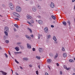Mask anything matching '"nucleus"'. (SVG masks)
Listing matches in <instances>:
<instances>
[{"label":"nucleus","instance_id":"1","mask_svg":"<svg viewBox=\"0 0 75 75\" xmlns=\"http://www.w3.org/2000/svg\"><path fill=\"white\" fill-rule=\"evenodd\" d=\"M16 11L17 12H21V8L20 6H17L16 8Z\"/></svg>","mask_w":75,"mask_h":75},{"label":"nucleus","instance_id":"2","mask_svg":"<svg viewBox=\"0 0 75 75\" xmlns=\"http://www.w3.org/2000/svg\"><path fill=\"white\" fill-rule=\"evenodd\" d=\"M13 14L14 16H16V17H17L18 18H20V16L19 14H18V13L16 12H14L13 13Z\"/></svg>","mask_w":75,"mask_h":75},{"label":"nucleus","instance_id":"3","mask_svg":"<svg viewBox=\"0 0 75 75\" xmlns=\"http://www.w3.org/2000/svg\"><path fill=\"white\" fill-rule=\"evenodd\" d=\"M9 6L11 8V10H14V6L13 5L12 3H11L9 4Z\"/></svg>","mask_w":75,"mask_h":75},{"label":"nucleus","instance_id":"4","mask_svg":"<svg viewBox=\"0 0 75 75\" xmlns=\"http://www.w3.org/2000/svg\"><path fill=\"white\" fill-rule=\"evenodd\" d=\"M26 18L28 20H30V19H31L32 18V16L29 14H28Z\"/></svg>","mask_w":75,"mask_h":75},{"label":"nucleus","instance_id":"5","mask_svg":"<svg viewBox=\"0 0 75 75\" xmlns=\"http://www.w3.org/2000/svg\"><path fill=\"white\" fill-rule=\"evenodd\" d=\"M50 6L51 8H54L55 7V5L53 3H52L50 5Z\"/></svg>","mask_w":75,"mask_h":75},{"label":"nucleus","instance_id":"6","mask_svg":"<svg viewBox=\"0 0 75 75\" xmlns=\"http://www.w3.org/2000/svg\"><path fill=\"white\" fill-rule=\"evenodd\" d=\"M4 30L7 32H8L9 31L8 28L7 27H6L5 28Z\"/></svg>","mask_w":75,"mask_h":75},{"label":"nucleus","instance_id":"7","mask_svg":"<svg viewBox=\"0 0 75 75\" xmlns=\"http://www.w3.org/2000/svg\"><path fill=\"white\" fill-rule=\"evenodd\" d=\"M44 31L45 33H48V28H45L44 29Z\"/></svg>","mask_w":75,"mask_h":75},{"label":"nucleus","instance_id":"8","mask_svg":"<svg viewBox=\"0 0 75 75\" xmlns=\"http://www.w3.org/2000/svg\"><path fill=\"white\" fill-rule=\"evenodd\" d=\"M38 23L40 24H43V22L41 20L38 21Z\"/></svg>","mask_w":75,"mask_h":75},{"label":"nucleus","instance_id":"9","mask_svg":"<svg viewBox=\"0 0 75 75\" xmlns=\"http://www.w3.org/2000/svg\"><path fill=\"white\" fill-rule=\"evenodd\" d=\"M15 49L16 50V51H19V47H16L15 48Z\"/></svg>","mask_w":75,"mask_h":75},{"label":"nucleus","instance_id":"10","mask_svg":"<svg viewBox=\"0 0 75 75\" xmlns=\"http://www.w3.org/2000/svg\"><path fill=\"white\" fill-rule=\"evenodd\" d=\"M32 10L33 11H36L37 10V9L34 7H33Z\"/></svg>","mask_w":75,"mask_h":75},{"label":"nucleus","instance_id":"11","mask_svg":"<svg viewBox=\"0 0 75 75\" xmlns=\"http://www.w3.org/2000/svg\"><path fill=\"white\" fill-rule=\"evenodd\" d=\"M53 39L54 40V41H57V38H56V37L54 36L53 37Z\"/></svg>","mask_w":75,"mask_h":75},{"label":"nucleus","instance_id":"12","mask_svg":"<svg viewBox=\"0 0 75 75\" xmlns=\"http://www.w3.org/2000/svg\"><path fill=\"white\" fill-rule=\"evenodd\" d=\"M26 38H28V40H31V38H30V36H28V35H26Z\"/></svg>","mask_w":75,"mask_h":75},{"label":"nucleus","instance_id":"13","mask_svg":"<svg viewBox=\"0 0 75 75\" xmlns=\"http://www.w3.org/2000/svg\"><path fill=\"white\" fill-rule=\"evenodd\" d=\"M27 45L28 48H29L30 49L31 48V46L30 45H29V44H27Z\"/></svg>","mask_w":75,"mask_h":75},{"label":"nucleus","instance_id":"14","mask_svg":"<svg viewBox=\"0 0 75 75\" xmlns=\"http://www.w3.org/2000/svg\"><path fill=\"white\" fill-rule=\"evenodd\" d=\"M27 22L28 23V24H29L30 26H33V24H32V23H30V22L28 21H27Z\"/></svg>","mask_w":75,"mask_h":75},{"label":"nucleus","instance_id":"15","mask_svg":"<svg viewBox=\"0 0 75 75\" xmlns=\"http://www.w3.org/2000/svg\"><path fill=\"white\" fill-rule=\"evenodd\" d=\"M42 37V35H40V34H38V39H40V37Z\"/></svg>","mask_w":75,"mask_h":75},{"label":"nucleus","instance_id":"16","mask_svg":"<svg viewBox=\"0 0 75 75\" xmlns=\"http://www.w3.org/2000/svg\"><path fill=\"white\" fill-rule=\"evenodd\" d=\"M63 24H64V25L66 26L67 25V23L65 21H64L62 22Z\"/></svg>","mask_w":75,"mask_h":75},{"label":"nucleus","instance_id":"17","mask_svg":"<svg viewBox=\"0 0 75 75\" xmlns=\"http://www.w3.org/2000/svg\"><path fill=\"white\" fill-rule=\"evenodd\" d=\"M63 56L64 57H67V54L65 53H64L63 54Z\"/></svg>","mask_w":75,"mask_h":75},{"label":"nucleus","instance_id":"18","mask_svg":"<svg viewBox=\"0 0 75 75\" xmlns=\"http://www.w3.org/2000/svg\"><path fill=\"white\" fill-rule=\"evenodd\" d=\"M1 72L3 74V75H7V73L5 72H4L3 71H1Z\"/></svg>","mask_w":75,"mask_h":75},{"label":"nucleus","instance_id":"19","mask_svg":"<svg viewBox=\"0 0 75 75\" xmlns=\"http://www.w3.org/2000/svg\"><path fill=\"white\" fill-rule=\"evenodd\" d=\"M23 60H25V61H27L28 60V59L26 57H24L23 58Z\"/></svg>","mask_w":75,"mask_h":75},{"label":"nucleus","instance_id":"20","mask_svg":"<svg viewBox=\"0 0 75 75\" xmlns=\"http://www.w3.org/2000/svg\"><path fill=\"white\" fill-rule=\"evenodd\" d=\"M51 61H52V60H51V59H48L47 60V62H49V63H50V62H51Z\"/></svg>","mask_w":75,"mask_h":75},{"label":"nucleus","instance_id":"21","mask_svg":"<svg viewBox=\"0 0 75 75\" xmlns=\"http://www.w3.org/2000/svg\"><path fill=\"white\" fill-rule=\"evenodd\" d=\"M15 27H16L17 28H18V26L17 25V24H15L14 25Z\"/></svg>","mask_w":75,"mask_h":75},{"label":"nucleus","instance_id":"22","mask_svg":"<svg viewBox=\"0 0 75 75\" xmlns=\"http://www.w3.org/2000/svg\"><path fill=\"white\" fill-rule=\"evenodd\" d=\"M4 33L5 34V35H6V36H8V33H7V32L5 31Z\"/></svg>","mask_w":75,"mask_h":75},{"label":"nucleus","instance_id":"23","mask_svg":"<svg viewBox=\"0 0 75 75\" xmlns=\"http://www.w3.org/2000/svg\"><path fill=\"white\" fill-rule=\"evenodd\" d=\"M28 30H29L30 33H32V30H31V29L30 28H28Z\"/></svg>","mask_w":75,"mask_h":75},{"label":"nucleus","instance_id":"24","mask_svg":"<svg viewBox=\"0 0 75 75\" xmlns=\"http://www.w3.org/2000/svg\"><path fill=\"white\" fill-rule=\"evenodd\" d=\"M52 17L53 20H55V17L54 16H52Z\"/></svg>","mask_w":75,"mask_h":75},{"label":"nucleus","instance_id":"25","mask_svg":"<svg viewBox=\"0 0 75 75\" xmlns=\"http://www.w3.org/2000/svg\"><path fill=\"white\" fill-rule=\"evenodd\" d=\"M69 62H74V60L72 59H70L69 60Z\"/></svg>","mask_w":75,"mask_h":75},{"label":"nucleus","instance_id":"26","mask_svg":"<svg viewBox=\"0 0 75 75\" xmlns=\"http://www.w3.org/2000/svg\"><path fill=\"white\" fill-rule=\"evenodd\" d=\"M42 48H39V50L40 52H41V51H42Z\"/></svg>","mask_w":75,"mask_h":75},{"label":"nucleus","instance_id":"27","mask_svg":"<svg viewBox=\"0 0 75 75\" xmlns=\"http://www.w3.org/2000/svg\"><path fill=\"white\" fill-rule=\"evenodd\" d=\"M58 56V54L57 53L54 57L55 58H57Z\"/></svg>","mask_w":75,"mask_h":75},{"label":"nucleus","instance_id":"28","mask_svg":"<svg viewBox=\"0 0 75 75\" xmlns=\"http://www.w3.org/2000/svg\"><path fill=\"white\" fill-rule=\"evenodd\" d=\"M5 42H6V43L8 44V43L9 42V41H8V40H6L5 41Z\"/></svg>","mask_w":75,"mask_h":75},{"label":"nucleus","instance_id":"29","mask_svg":"<svg viewBox=\"0 0 75 75\" xmlns=\"http://www.w3.org/2000/svg\"><path fill=\"white\" fill-rule=\"evenodd\" d=\"M50 37H51V35H49L47 36V39H49V38H50Z\"/></svg>","mask_w":75,"mask_h":75},{"label":"nucleus","instance_id":"30","mask_svg":"<svg viewBox=\"0 0 75 75\" xmlns=\"http://www.w3.org/2000/svg\"><path fill=\"white\" fill-rule=\"evenodd\" d=\"M36 58H37V59H40V57L36 56Z\"/></svg>","mask_w":75,"mask_h":75},{"label":"nucleus","instance_id":"31","mask_svg":"<svg viewBox=\"0 0 75 75\" xmlns=\"http://www.w3.org/2000/svg\"><path fill=\"white\" fill-rule=\"evenodd\" d=\"M37 7L39 9H40V8H41V6H40V5H39L37 6Z\"/></svg>","mask_w":75,"mask_h":75},{"label":"nucleus","instance_id":"32","mask_svg":"<svg viewBox=\"0 0 75 75\" xmlns=\"http://www.w3.org/2000/svg\"><path fill=\"white\" fill-rule=\"evenodd\" d=\"M67 23L69 25H70L71 23H70V21H67Z\"/></svg>","mask_w":75,"mask_h":75},{"label":"nucleus","instance_id":"33","mask_svg":"<svg viewBox=\"0 0 75 75\" xmlns=\"http://www.w3.org/2000/svg\"><path fill=\"white\" fill-rule=\"evenodd\" d=\"M30 22H31V23H34V21H33V20H30Z\"/></svg>","mask_w":75,"mask_h":75},{"label":"nucleus","instance_id":"34","mask_svg":"<svg viewBox=\"0 0 75 75\" xmlns=\"http://www.w3.org/2000/svg\"><path fill=\"white\" fill-rule=\"evenodd\" d=\"M15 61L16 63L17 64H19V62H18L17 61L16 59H15Z\"/></svg>","mask_w":75,"mask_h":75},{"label":"nucleus","instance_id":"35","mask_svg":"<svg viewBox=\"0 0 75 75\" xmlns=\"http://www.w3.org/2000/svg\"><path fill=\"white\" fill-rule=\"evenodd\" d=\"M13 30L15 32L17 31V29H16V28H13Z\"/></svg>","mask_w":75,"mask_h":75},{"label":"nucleus","instance_id":"36","mask_svg":"<svg viewBox=\"0 0 75 75\" xmlns=\"http://www.w3.org/2000/svg\"><path fill=\"white\" fill-rule=\"evenodd\" d=\"M62 51H65V48H64V47H62Z\"/></svg>","mask_w":75,"mask_h":75},{"label":"nucleus","instance_id":"37","mask_svg":"<svg viewBox=\"0 0 75 75\" xmlns=\"http://www.w3.org/2000/svg\"><path fill=\"white\" fill-rule=\"evenodd\" d=\"M14 19L15 20H17V21H19V19H18V18H14Z\"/></svg>","mask_w":75,"mask_h":75},{"label":"nucleus","instance_id":"38","mask_svg":"<svg viewBox=\"0 0 75 75\" xmlns=\"http://www.w3.org/2000/svg\"><path fill=\"white\" fill-rule=\"evenodd\" d=\"M64 68H65V69H67V66L66 65H64Z\"/></svg>","mask_w":75,"mask_h":75},{"label":"nucleus","instance_id":"39","mask_svg":"<svg viewBox=\"0 0 75 75\" xmlns=\"http://www.w3.org/2000/svg\"><path fill=\"white\" fill-rule=\"evenodd\" d=\"M5 56L6 57V58H8V56H7V54H5Z\"/></svg>","mask_w":75,"mask_h":75},{"label":"nucleus","instance_id":"40","mask_svg":"<svg viewBox=\"0 0 75 75\" xmlns=\"http://www.w3.org/2000/svg\"><path fill=\"white\" fill-rule=\"evenodd\" d=\"M36 74L37 75H38V70H37L36 72Z\"/></svg>","mask_w":75,"mask_h":75},{"label":"nucleus","instance_id":"41","mask_svg":"<svg viewBox=\"0 0 75 75\" xmlns=\"http://www.w3.org/2000/svg\"><path fill=\"white\" fill-rule=\"evenodd\" d=\"M29 66L31 68V67H33V66H32V65H31V64L29 65Z\"/></svg>","mask_w":75,"mask_h":75},{"label":"nucleus","instance_id":"42","mask_svg":"<svg viewBox=\"0 0 75 75\" xmlns=\"http://www.w3.org/2000/svg\"><path fill=\"white\" fill-rule=\"evenodd\" d=\"M37 17H38V18H41V16H37Z\"/></svg>","mask_w":75,"mask_h":75},{"label":"nucleus","instance_id":"43","mask_svg":"<svg viewBox=\"0 0 75 75\" xmlns=\"http://www.w3.org/2000/svg\"><path fill=\"white\" fill-rule=\"evenodd\" d=\"M33 51H35V48H33Z\"/></svg>","mask_w":75,"mask_h":75},{"label":"nucleus","instance_id":"44","mask_svg":"<svg viewBox=\"0 0 75 75\" xmlns=\"http://www.w3.org/2000/svg\"><path fill=\"white\" fill-rule=\"evenodd\" d=\"M70 69L71 68L69 67L68 68H67V69H67V70H69V69Z\"/></svg>","mask_w":75,"mask_h":75},{"label":"nucleus","instance_id":"45","mask_svg":"<svg viewBox=\"0 0 75 75\" xmlns=\"http://www.w3.org/2000/svg\"><path fill=\"white\" fill-rule=\"evenodd\" d=\"M51 27H52V28H54V25H51Z\"/></svg>","mask_w":75,"mask_h":75},{"label":"nucleus","instance_id":"46","mask_svg":"<svg viewBox=\"0 0 75 75\" xmlns=\"http://www.w3.org/2000/svg\"><path fill=\"white\" fill-rule=\"evenodd\" d=\"M60 74H62V72L61 71H60Z\"/></svg>","mask_w":75,"mask_h":75},{"label":"nucleus","instance_id":"47","mask_svg":"<svg viewBox=\"0 0 75 75\" xmlns=\"http://www.w3.org/2000/svg\"><path fill=\"white\" fill-rule=\"evenodd\" d=\"M15 74L16 75H19L18 74L17 72H15Z\"/></svg>","mask_w":75,"mask_h":75},{"label":"nucleus","instance_id":"48","mask_svg":"<svg viewBox=\"0 0 75 75\" xmlns=\"http://www.w3.org/2000/svg\"><path fill=\"white\" fill-rule=\"evenodd\" d=\"M17 54H19V53H21V52H17Z\"/></svg>","mask_w":75,"mask_h":75},{"label":"nucleus","instance_id":"49","mask_svg":"<svg viewBox=\"0 0 75 75\" xmlns=\"http://www.w3.org/2000/svg\"><path fill=\"white\" fill-rule=\"evenodd\" d=\"M8 52L9 53V55H11V54H10V52L9 51H8Z\"/></svg>","mask_w":75,"mask_h":75},{"label":"nucleus","instance_id":"50","mask_svg":"<svg viewBox=\"0 0 75 75\" xmlns=\"http://www.w3.org/2000/svg\"><path fill=\"white\" fill-rule=\"evenodd\" d=\"M54 43H55V44H57V43H58V42L56 41H55V42H54Z\"/></svg>","mask_w":75,"mask_h":75},{"label":"nucleus","instance_id":"51","mask_svg":"<svg viewBox=\"0 0 75 75\" xmlns=\"http://www.w3.org/2000/svg\"><path fill=\"white\" fill-rule=\"evenodd\" d=\"M45 75H48V73H46L45 74Z\"/></svg>","mask_w":75,"mask_h":75},{"label":"nucleus","instance_id":"52","mask_svg":"<svg viewBox=\"0 0 75 75\" xmlns=\"http://www.w3.org/2000/svg\"><path fill=\"white\" fill-rule=\"evenodd\" d=\"M17 44H21V43L19 42H18Z\"/></svg>","mask_w":75,"mask_h":75},{"label":"nucleus","instance_id":"53","mask_svg":"<svg viewBox=\"0 0 75 75\" xmlns=\"http://www.w3.org/2000/svg\"><path fill=\"white\" fill-rule=\"evenodd\" d=\"M57 65L58 66H58H59V64H58V63H57Z\"/></svg>","mask_w":75,"mask_h":75},{"label":"nucleus","instance_id":"54","mask_svg":"<svg viewBox=\"0 0 75 75\" xmlns=\"http://www.w3.org/2000/svg\"><path fill=\"white\" fill-rule=\"evenodd\" d=\"M38 68H39V69H40V65L38 66Z\"/></svg>","mask_w":75,"mask_h":75},{"label":"nucleus","instance_id":"55","mask_svg":"<svg viewBox=\"0 0 75 75\" xmlns=\"http://www.w3.org/2000/svg\"><path fill=\"white\" fill-rule=\"evenodd\" d=\"M31 37H33L34 36H33V35H31Z\"/></svg>","mask_w":75,"mask_h":75},{"label":"nucleus","instance_id":"56","mask_svg":"<svg viewBox=\"0 0 75 75\" xmlns=\"http://www.w3.org/2000/svg\"><path fill=\"white\" fill-rule=\"evenodd\" d=\"M14 54H17V52H14Z\"/></svg>","mask_w":75,"mask_h":75},{"label":"nucleus","instance_id":"57","mask_svg":"<svg viewBox=\"0 0 75 75\" xmlns=\"http://www.w3.org/2000/svg\"><path fill=\"white\" fill-rule=\"evenodd\" d=\"M75 1V0H72V2H74Z\"/></svg>","mask_w":75,"mask_h":75},{"label":"nucleus","instance_id":"58","mask_svg":"<svg viewBox=\"0 0 75 75\" xmlns=\"http://www.w3.org/2000/svg\"><path fill=\"white\" fill-rule=\"evenodd\" d=\"M73 71H74V72H75V68H74L73 69Z\"/></svg>","mask_w":75,"mask_h":75},{"label":"nucleus","instance_id":"59","mask_svg":"<svg viewBox=\"0 0 75 75\" xmlns=\"http://www.w3.org/2000/svg\"><path fill=\"white\" fill-rule=\"evenodd\" d=\"M11 71H12V74H13V70H11Z\"/></svg>","mask_w":75,"mask_h":75},{"label":"nucleus","instance_id":"60","mask_svg":"<svg viewBox=\"0 0 75 75\" xmlns=\"http://www.w3.org/2000/svg\"><path fill=\"white\" fill-rule=\"evenodd\" d=\"M20 68L21 69H23V68H22V67H20Z\"/></svg>","mask_w":75,"mask_h":75},{"label":"nucleus","instance_id":"61","mask_svg":"<svg viewBox=\"0 0 75 75\" xmlns=\"http://www.w3.org/2000/svg\"><path fill=\"white\" fill-rule=\"evenodd\" d=\"M2 48L0 46V50H2Z\"/></svg>","mask_w":75,"mask_h":75},{"label":"nucleus","instance_id":"62","mask_svg":"<svg viewBox=\"0 0 75 75\" xmlns=\"http://www.w3.org/2000/svg\"><path fill=\"white\" fill-rule=\"evenodd\" d=\"M73 75H75V73H73Z\"/></svg>","mask_w":75,"mask_h":75},{"label":"nucleus","instance_id":"63","mask_svg":"<svg viewBox=\"0 0 75 75\" xmlns=\"http://www.w3.org/2000/svg\"><path fill=\"white\" fill-rule=\"evenodd\" d=\"M6 36H4V38H6Z\"/></svg>","mask_w":75,"mask_h":75},{"label":"nucleus","instance_id":"64","mask_svg":"<svg viewBox=\"0 0 75 75\" xmlns=\"http://www.w3.org/2000/svg\"><path fill=\"white\" fill-rule=\"evenodd\" d=\"M75 5L74 6V9L75 10Z\"/></svg>","mask_w":75,"mask_h":75}]
</instances>
